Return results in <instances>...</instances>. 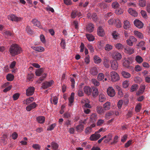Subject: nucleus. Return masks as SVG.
Returning <instances> with one entry per match:
<instances>
[{
    "label": "nucleus",
    "mask_w": 150,
    "mask_h": 150,
    "mask_svg": "<svg viewBox=\"0 0 150 150\" xmlns=\"http://www.w3.org/2000/svg\"><path fill=\"white\" fill-rule=\"evenodd\" d=\"M21 48L18 45L13 44L9 49V52L13 56L18 54L21 52Z\"/></svg>",
    "instance_id": "nucleus-1"
},
{
    "label": "nucleus",
    "mask_w": 150,
    "mask_h": 150,
    "mask_svg": "<svg viewBox=\"0 0 150 150\" xmlns=\"http://www.w3.org/2000/svg\"><path fill=\"white\" fill-rule=\"evenodd\" d=\"M110 75L112 81L116 82L120 79V77L119 75L115 71L111 72L110 73Z\"/></svg>",
    "instance_id": "nucleus-2"
},
{
    "label": "nucleus",
    "mask_w": 150,
    "mask_h": 150,
    "mask_svg": "<svg viewBox=\"0 0 150 150\" xmlns=\"http://www.w3.org/2000/svg\"><path fill=\"white\" fill-rule=\"evenodd\" d=\"M54 82L52 80H51L50 81H46L42 84V88L45 89L48 87H50L53 84Z\"/></svg>",
    "instance_id": "nucleus-3"
},
{
    "label": "nucleus",
    "mask_w": 150,
    "mask_h": 150,
    "mask_svg": "<svg viewBox=\"0 0 150 150\" xmlns=\"http://www.w3.org/2000/svg\"><path fill=\"white\" fill-rule=\"evenodd\" d=\"M107 92L108 95L111 97H113L115 94V90L111 87H110L107 89Z\"/></svg>",
    "instance_id": "nucleus-4"
},
{
    "label": "nucleus",
    "mask_w": 150,
    "mask_h": 150,
    "mask_svg": "<svg viewBox=\"0 0 150 150\" xmlns=\"http://www.w3.org/2000/svg\"><path fill=\"white\" fill-rule=\"evenodd\" d=\"M35 89L33 87H29L26 91V95L27 96L33 95L34 93Z\"/></svg>",
    "instance_id": "nucleus-5"
},
{
    "label": "nucleus",
    "mask_w": 150,
    "mask_h": 150,
    "mask_svg": "<svg viewBox=\"0 0 150 150\" xmlns=\"http://www.w3.org/2000/svg\"><path fill=\"white\" fill-rule=\"evenodd\" d=\"M100 137V135L96 132L92 134L90 137V139L91 141H96Z\"/></svg>",
    "instance_id": "nucleus-6"
},
{
    "label": "nucleus",
    "mask_w": 150,
    "mask_h": 150,
    "mask_svg": "<svg viewBox=\"0 0 150 150\" xmlns=\"http://www.w3.org/2000/svg\"><path fill=\"white\" fill-rule=\"evenodd\" d=\"M134 24L135 26L139 28H142L143 26V24L140 21L136 19L134 21Z\"/></svg>",
    "instance_id": "nucleus-7"
},
{
    "label": "nucleus",
    "mask_w": 150,
    "mask_h": 150,
    "mask_svg": "<svg viewBox=\"0 0 150 150\" xmlns=\"http://www.w3.org/2000/svg\"><path fill=\"white\" fill-rule=\"evenodd\" d=\"M125 52L127 54H133L134 50V49L129 47H127L125 48Z\"/></svg>",
    "instance_id": "nucleus-8"
},
{
    "label": "nucleus",
    "mask_w": 150,
    "mask_h": 150,
    "mask_svg": "<svg viewBox=\"0 0 150 150\" xmlns=\"http://www.w3.org/2000/svg\"><path fill=\"white\" fill-rule=\"evenodd\" d=\"M38 106V105L35 102L28 105L26 107V110L28 111H30L32 109H34Z\"/></svg>",
    "instance_id": "nucleus-9"
},
{
    "label": "nucleus",
    "mask_w": 150,
    "mask_h": 150,
    "mask_svg": "<svg viewBox=\"0 0 150 150\" xmlns=\"http://www.w3.org/2000/svg\"><path fill=\"white\" fill-rule=\"evenodd\" d=\"M8 19L13 21H18L20 20L21 18L16 16L14 14H11L8 16Z\"/></svg>",
    "instance_id": "nucleus-10"
},
{
    "label": "nucleus",
    "mask_w": 150,
    "mask_h": 150,
    "mask_svg": "<svg viewBox=\"0 0 150 150\" xmlns=\"http://www.w3.org/2000/svg\"><path fill=\"white\" fill-rule=\"evenodd\" d=\"M112 138V135L110 133L105 135L104 136V139H105L104 142L105 143H108L111 140Z\"/></svg>",
    "instance_id": "nucleus-11"
},
{
    "label": "nucleus",
    "mask_w": 150,
    "mask_h": 150,
    "mask_svg": "<svg viewBox=\"0 0 150 150\" xmlns=\"http://www.w3.org/2000/svg\"><path fill=\"white\" fill-rule=\"evenodd\" d=\"M91 93H92V96H97L98 93V91L97 88L93 86L91 89Z\"/></svg>",
    "instance_id": "nucleus-12"
},
{
    "label": "nucleus",
    "mask_w": 150,
    "mask_h": 150,
    "mask_svg": "<svg viewBox=\"0 0 150 150\" xmlns=\"http://www.w3.org/2000/svg\"><path fill=\"white\" fill-rule=\"evenodd\" d=\"M94 25L91 23H89L87 25L86 29L88 32L89 33L92 32L93 30Z\"/></svg>",
    "instance_id": "nucleus-13"
},
{
    "label": "nucleus",
    "mask_w": 150,
    "mask_h": 150,
    "mask_svg": "<svg viewBox=\"0 0 150 150\" xmlns=\"http://www.w3.org/2000/svg\"><path fill=\"white\" fill-rule=\"evenodd\" d=\"M118 64L116 60L113 61L111 63V67L114 70H116L118 67Z\"/></svg>",
    "instance_id": "nucleus-14"
},
{
    "label": "nucleus",
    "mask_w": 150,
    "mask_h": 150,
    "mask_svg": "<svg viewBox=\"0 0 150 150\" xmlns=\"http://www.w3.org/2000/svg\"><path fill=\"white\" fill-rule=\"evenodd\" d=\"M74 93H71V96L69 98V105L70 106H71L73 105V103L74 101Z\"/></svg>",
    "instance_id": "nucleus-15"
},
{
    "label": "nucleus",
    "mask_w": 150,
    "mask_h": 150,
    "mask_svg": "<svg viewBox=\"0 0 150 150\" xmlns=\"http://www.w3.org/2000/svg\"><path fill=\"white\" fill-rule=\"evenodd\" d=\"M32 48L34 50L38 52H43L45 51L44 48L42 47H32Z\"/></svg>",
    "instance_id": "nucleus-16"
},
{
    "label": "nucleus",
    "mask_w": 150,
    "mask_h": 150,
    "mask_svg": "<svg viewBox=\"0 0 150 150\" xmlns=\"http://www.w3.org/2000/svg\"><path fill=\"white\" fill-rule=\"evenodd\" d=\"M84 93L88 95H91V88L88 86H86L83 88Z\"/></svg>",
    "instance_id": "nucleus-17"
},
{
    "label": "nucleus",
    "mask_w": 150,
    "mask_h": 150,
    "mask_svg": "<svg viewBox=\"0 0 150 150\" xmlns=\"http://www.w3.org/2000/svg\"><path fill=\"white\" fill-rule=\"evenodd\" d=\"M113 56L115 59L117 60H120L122 58L121 54L118 52H115L113 54Z\"/></svg>",
    "instance_id": "nucleus-18"
},
{
    "label": "nucleus",
    "mask_w": 150,
    "mask_h": 150,
    "mask_svg": "<svg viewBox=\"0 0 150 150\" xmlns=\"http://www.w3.org/2000/svg\"><path fill=\"white\" fill-rule=\"evenodd\" d=\"M128 12L130 15L134 17L137 16L138 13L137 12L132 8H129L128 10Z\"/></svg>",
    "instance_id": "nucleus-19"
},
{
    "label": "nucleus",
    "mask_w": 150,
    "mask_h": 150,
    "mask_svg": "<svg viewBox=\"0 0 150 150\" xmlns=\"http://www.w3.org/2000/svg\"><path fill=\"white\" fill-rule=\"evenodd\" d=\"M122 75L124 78H128L131 76V74L125 71H122L121 72Z\"/></svg>",
    "instance_id": "nucleus-20"
},
{
    "label": "nucleus",
    "mask_w": 150,
    "mask_h": 150,
    "mask_svg": "<svg viewBox=\"0 0 150 150\" xmlns=\"http://www.w3.org/2000/svg\"><path fill=\"white\" fill-rule=\"evenodd\" d=\"M115 48L120 51L122 50L124 48V46L120 43H117L114 45Z\"/></svg>",
    "instance_id": "nucleus-21"
},
{
    "label": "nucleus",
    "mask_w": 150,
    "mask_h": 150,
    "mask_svg": "<svg viewBox=\"0 0 150 150\" xmlns=\"http://www.w3.org/2000/svg\"><path fill=\"white\" fill-rule=\"evenodd\" d=\"M90 72L91 74L93 76L96 75L98 73L97 69L95 67L92 68L90 70Z\"/></svg>",
    "instance_id": "nucleus-22"
},
{
    "label": "nucleus",
    "mask_w": 150,
    "mask_h": 150,
    "mask_svg": "<svg viewBox=\"0 0 150 150\" xmlns=\"http://www.w3.org/2000/svg\"><path fill=\"white\" fill-rule=\"evenodd\" d=\"M124 28L125 29H127L130 27V24L129 22L127 20H125L124 22Z\"/></svg>",
    "instance_id": "nucleus-23"
},
{
    "label": "nucleus",
    "mask_w": 150,
    "mask_h": 150,
    "mask_svg": "<svg viewBox=\"0 0 150 150\" xmlns=\"http://www.w3.org/2000/svg\"><path fill=\"white\" fill-rule=\"evenodd\" d=\"M32 23L35 26L40 28V21H38L36 19H34L32 20Z\"/></svg>",
    "instance_id": "nucleus-24"
},
{
    "label": "nucleus",
    "mask_w": 150,
    "mask_h": 150,
    "mask_svg": "<svg viewBox=\"0 0 150 150\" xmlns=\"http://www.w3.org/2000/svg\"><path fill=\"white\" fill-rule=\"evenodd\" d=\"M145 88V85H141L139 91L137 93V95H139L140 94H142L144 92Z\"/></svg>",
    "instance_id": "nucleus-25"
},
{
    "label": "nucleus",
    "mask_w": 150,
    "mask_h": 150,
    "mask_svg": "<svg viewBox=\"0 0 150 150\" xmlns=\"http://www.w3.org/2000/svg\"><path fill=\"white\" fill-rule=\"evenodd\" d=\"M109 62V60L108 58L104 59V65L106 68H108L110 66Z\"/></svg>",
    "instance_id": "nucleus-26"
},
{
    "label": "nucleus",
    "mask_w": 150,
    "mask_h": 150,
    "mask_svg": "<svg viewBox=\"0 0 150 150\" xmlns=\"http://www.w3.org/2000/svg\"><path fill=\"white\" fill-rule=\"evenodd\" d=\"M34 98L33 97L29 98L26 99L25 100L23 101V104L28 105L31 103L34 100Z\"/></svg>",
    "instance_id": "nucleus-27"
},
{
    "label": "nucleus",
    "mask_w": 150,
    "mask_h": 150,
    "mask_svg": "<svg viewBox=\"0 0 150 150\" xmlns=\"http://www.w3.org/2000/svg\"><path fill=\"white\" fill-rule=\"evenodd\" d=\"M84 128V125H77L76 127V130L78 132H81Z\"/></svg>",
    "instance_id": "nucleus-28"
},
{
    "label": "nucleus",
    "mask_w": 150,
    "mask_h": 150,
    "mask_svg": "<svg viewBox=\"0 0 150 150\" xmlns=\"http://www.w3.org/2000/svg\"><path fill=\"white\" fill-rule=\"evenodd\" d=\"M97 33L99 36H103V29L101 26L99 27L97 30Z\"/></svg>",
    "instance_id": "nucleus-29"
},
{
    "label": "nucleus",
    "mask_w": 150,
    "mask_h": 150,
    "mask_svg": "<svg viewBox=\"0 0 150 150\" xmlns=\"http://www.w3.org/2000/svg\"><path fill=\"white\" fill-rule=\"evenodd\" d=\"M37 120L39 123H43L44 122L45 118L43 116H39L37 118Z\"/></svg>",
    "instance_id": "nucleus-30"
},
{
    "label": "nucleus",
    "mask_w": 150,
    "mask_h": 150,
    "mask_svg": "<svg viewBox=\"0 0 150 150\" xmlns=\"http://www.w3.org/2000/svg\"><path fill=\"white\" fill-rule=\"evenodd\" d=\"M34 76V74L32 73L28 74L27 75V81H33Z\"/></svg>",
    "instance_id": "nucleus-31"
},
{
    "label": "nucleus",
    "mask_w": 150,
    "mask_h": 150,
    "mask_svg": "<svg viewBox=\"0 0 150 150\" xmlns=\"http://www.w3.org/2000/svg\"><path fill=\"white\" fill-rule=\"evenodd\" d=\"M110 103L109 102H107L104 104V110H107L110 108Z\"/></svg>",
    "instance_id": "nucleus-32"
},
{
    "label": "nucleus",
    "mask_w": 150,
    "mask_h": 150,
    "mask_svg": "<svg viewBox=\"0 0 150 150\" xmlns=\"http://www.w3.org/2000/svg\"><path fill=\"white\" fill-rule=\"evenodd\" d=\"M25 30L29 35H32L33 33V31L31 29L30 26H27L25 28Z\"/></svg>",
    "instance_id": "nucleus-33"
},
{
    "label": "nucleus",
    "mask_w": 150,
    "mask_h": 150,
    "mask_svg": "<svg viewBox=\"0 0 150 150\" xmlns=\"http://www.w3.org/2000/svg\"><path fill=\"white\" fill-rule=\"evenodd\" d=\"M93 60L94 62L96 64H98L100 63L101 62V59L99 57L95 56L93 57Z\"/></svg>",
    "instance_id": "nucleus-34"
},
{
    "label": "nucleus",
    "mask_w": 150,
    "mask_h": 150,
    "mask_svg": "<svg viewBox=\"0 0 150 150\" xmlns=\"http://www.w3.org/2000/svg\"><path fill=\"white\" fill-rule=\"evenodd\" d=\"M86 36L89 41H92L94 40V38L91 34H86Z\"/></svg>",
    "instance_id": "nucleus-35"
},
{
    "label": "nucleus",
    "mask_w": 150,
    "mask_h": 150,
    "mask_svg": "<svg viewBox=\"0 0 150 150\" xmlns=\"http://www.w3.org/2000/svg\"><path fill=\"white\" fill-rule=\"evenodd\" d=\"M135 59L136 62L139 63H141L143 61L142 57L139 55H137Z\"/></svg>",
    "instance_id": "nucleus-36"
},
{
    "label": "nucleus",
    "mask_w": 150,
    "mask_h": 150,
    "mask_svg": "<svg viewBox=\"0 0 150 150\" xmlns=\"http://www.w3.org/2000/svg\"><path fill=\"white\" fill-rule=\"evenodd\" d=\"M44 70L42 68H40L37 70L35 71V74L37 76H40L41 74L43 72Z\"/></svg>",
    "instance_id": "nucleus-37"
},
{
    "label": "nucleus",
    "mask_w": 150,
    "mask_h": 150,
    "mask_svg": "<svg viewBox=\"0 0 150 150\" xmlns=\"http://www.w3.org/2000/svg\"><path fill=\"white\" fill-rule=\"evenodd\" d=\"M51 145L52 149L54 150L57 149L59 147L58 144L57 143L54 142H52L51 143Z\"/></svg>",
    "instance_id": "nucleus-38"
},
{
    "label": "nucleus",
    "mask_w": 150,
    "mask_h": 150,
    "mask_svg": "<svg viewBox=\"0 0 150 150\" xmlns=\"http://www.w3.org/2000/svg\"><path fill=\"white\" fill-rule=\"evenodd\" d=\"M134 34L139 38L142 39L143 37V34L138 31L136 30L134 31Z\"/></svg>",
    "instance_id": "nucleus-39"
},
{
    "label": "nucleus",
    "mask_w": 150,
    "mask_h": 150,
    "mask_svg": "<svg viewBox=\"0 0 150 150\" xmlns=\"http://www.w3.org/2000/svg\"><path fill=\"white\" fill-rule=\"evenodd\" d=\"M98 113L99 114H102L103 113V108L101 106H98L97 108Z\"/></svg>",
    "instance_id": "nucleus-40"
},
{
    "label": "nucleus",
    "mask_w": 150,
    "mask_h": 150,
    "mask_svg": "<svg viewBox=\"0 0 150 150\" xmlns=\"http://www.w3.org/2000/svg\"><path fill=\"white\" fill-rule=\"evenodd\" d=\"M14 76L11 74H8L6 76V79L8 81H11L13 80Z\"/></svg>",
    "instance_id": "nucleus-41"
},
{
    "label": "nucleus",
    "mask_w": 150,
    "mask_h": 150,
    "mask_svg": "<svg viewBox=\"0 0 150 150\" xmlns=\"http://www.w3.org/2000/svg\"><path fill=\"white\" fill-rule=\"evenodd\" d=\"M146 1L145 0H139V5L142 7H144L146 5Z\"/></svg>",
    "instance_id": "nucleus-42"
},
{
    "label": "nucleus",
    "mask_w": 150,
    "mask_h": 150,
    "mask_svg": "<svg viewBox=\"0 0 150 150\" xmlns=\"http://www.w3.org/2000/svg\"><path fill=\"white\" fill-rule=\"evenodd\" d=\"M112 46L109 44H107L106 45L105 49V50L108 51H109L112 50Z\"/></svg>",
    "instance_id": "nucleus-43"
},
{
    "label": "nucleus",
    "mask_w": 150,
    "mask_h": 150,
    "mask_svg": "<svg viewBox=\"0 0 150 150\" xmlns=\"http://www.w3.org/2000/svg\"><path fill=\"white\" fill-rule=\"evenodd\" d=\"M142 107V104L140 103H138L136 106L135 110L137 112L140 111Z\"/></svg>",
    "instance_id": "nucleus-44"
},
{
    "label": "nucleus",
    "mask_w": 150,
    "mask_h": 150,
    "mask_svg": "<svg viewBox=\"0 0 150 150\" xmlns=\"http://www.w3.org/2000/svg\"><path fill=\"white\" fill-rule=\"evenodd\" d=\"M115 24H116L117 27L118 28H120L122 25L120 21L118 19H117L115 21Z\"/></svg>",
    "instance_id": "nucleus-45"
},
{
    "label": "nucleus",
    "mask_w": 150,
    "mask_h": 150,
    "mask_svg": "<svg viewBox=\"0 0 150 150\" xmlns=\"http://www.w3.org/2000/svg\"><path fill=\"white\" fill-rule=\"evenodd\" d=\"M124 11L122 8H118L115 11V13L117 15H120L122 14Z\"/></svg>",
    "instance_id": "nucleus-46"
},
{
    "label": "nucleus",
    "mask_w": 150,
    "mask_h": 150,
    "mask_svg": "<svg viewBox=\"0 0 150 150\" xmlns=\"http://www.w3.org/2000/svg\"><path fill=\"white\" fill-rule=\"evenodd\" d=\"M113 38L117 40L118 38V34L116 31H114L112 33Z\"/></svg>",
    "instance_id": "nucleus-47"
},
{
    "label": "nucleus",
    "mask_w": 150,
    "mask_h": 150,
    "mask_svg": "<svg viewBox=\"0 0 150 150\" xmlns=\"http://www.w3.org/2000/svg\"><path fill=\"white\" fill-rule=\"evenodd\" d=\"M91 82L95 86H98L100 85L99 82L95 79H92L91 80Z\"/></svg>",
    "instance_id": "nucleus-48"
},
{
    "label": "nucleus",
    "mask_w": 150,
    "mask_h": 150,
    "mask_svg": "<svg viewBox=\"0 0 150 150\" xmlns=\"http://www.w3.org/2000/svg\"><path fill=\"white\" fill-rule=\"evenodd\" d=\"M138 88V85L136 84L132 85L130 89L132 92L135 91Z\"/></svg>",
    "instance_id": "nucleus-49"
},
{
    "label": "nucleus",
    "mask_w": 150,
    "mask_h": 150,
    "mask_svg": "<svg viewBox=\"0 0 150 150\" xmlns=\"http://www.w3.org/2000/svg\"><path fill=\"white\" fill-rule=\"evenodd\" d=\"M119 4L116 1L113 2L112 4V7L113 8H116L119 7Z\"/></svg>",
    "instance_id": "nucleus-50"
},
{
    "label": "nucleus",
    "mask_w": 150,
    "mask_h": 150,
    "mask_svg": "<svg viewBox=\"0 0 150 150\" xmlns=\"http://www.w3.org/2000/svg\"><path fill=\"white\" fill-rule=\"evenodd\" d=\"M130 64V62L128 60H125L123 63V65L126 68H128Z\"/></svg>",
    "instance_id": "nucleus-51"
},
{
    "label": "nucleus",
    "mask_w": 150,
    "mask_h": 150,
    "mask_svg": "<svg viewBox=\"0 0 150 150\" xmlns=\"http://www.w3.org/2000/svg\"><path fill=\"white\" fill-rule=\"evenodd\" d=\"M114 113L112 111H110L107 113L105 115V117L109 119L110 117Z\"/></svg>",
    "instance_id": "nucleus-52"
},
{
    "label": "nucleus",
    "mask_w": 150,
    "mask_h": 150,
    "mask_svg": "<svg viewBox=\"0 0 150 150\" xmlns=\"http://www.w3.org/2000/svg\"><path fill=\"white\" fill-rule=\"evenodd\" d=\"M118 138V136H115L114 138L113 141L111 143V144L113 145L116 144L118 142L117 139Z\"/></svg>",
    "instance_id": "nucleus-53"
},
{
    "label": "nucleus",
    "mask_w": 150,
    "mask_h": 150,
    "mask_svg": "<svg viewBox=\"0 0 150 150\" xmlns=\"http://www.w3.org/2000/svg\"><path fill=\"white\" fill-rule=\"evenodd\" d=\"M55 124H53L51 125H50L49 126L47 127V130L51 131L52 130L54 127L56 126Z\"/></svg>",
    "instance_id": "nucleus-54"
},
{
    "label": "nucleus",
    "mask_w": 150,
    "mask_h": 150,
    "mask_svg": "<svg viewBox=\"0 0 150 150\" xmlns=\"http://www.w3.org/2000/svg\"><path fill=\"white\" fill-rule=\"evenodd\" d=\"M60 44L62 47L63 49H65L66 46V43L64 40L62 39L61 42Z\"/></svg>",
    "instance_id": "nucleus-55"
},
{
    "label": "nucleus",
    "mask_w": 150,
    "mask_h": 150,
    "mask_svg": "<svg viewBox=\"0 0 150 150\" xmlns=\"http://www.w3.org/2000/svg\"><path fill=\"white\" fill-rule=\"evenodd\" d=\"M123 103V101L121 100L119 101L117 104V106L119 109H121Z\"/></svg>",
    "instance_id": "nucleus-56"
},
{
    "label": "nucleus",
    "mask_w": 150,
    "mask_h": 150,
    "mask_svg": "<svg viewBox=\"0 0 150 150\" xmlns=\"http://www.w3.org/2000/svg\"><path fill=\"white\" fill-rule=\"evenodd\" d=\"M122 85L123 88H127L129 86V82L127 81H124L122 83Z\"/></svg>",
    "instance_id": "nucleus-57"
},
{
    "label": "nucleus",
    "mask_w": 150,
    "mask_h": 150,
    "mask_svg": "<svg viewBox=\"0 0 150 150\" xmlns=\"http://www.w3.org/2000/svg\"><path fill=\"white\" fill-rule=\"evenodd\" d=\"M20 94L18 93H16L13 95V98L14 100H16L19 98Z\"/></svg>",
    "instance_id": "nucleus-58"
},
{
    "label": "nucleus",
    "mask_w": 150,
    "mask_h": 150,
    "mask_svg": "<svg viewBox=\"0 0 150 150\" xmlns=\"http://www.w3.org/2000/svg\"><path fill=\"white\" fill-rule=\"evenodd\" d=\"M78 95L80 97L83 96V93L82 89L80 88L78 91Z\"/></svg>",
    "instance_id": "nucleus-59"
},
{
    "label": "nucleus",
    "mask_w": 150,
    "mask_h": 150,
    "mask_svg": "<svg viewBox=\"0 0 150 150\" xmlns=\"http://www.w3.org/2000/svg\"><path fill=\"white\" fill-rule=\"evenodd\" d=\"M91 128L90 127H87L85 130V132L87 134H90L91 131Z\"/></svg>",
    "instance_id": "nucleus-60"
},
{
    "label": "nucleus",
    "mask_w": 150,
    "mask_h": 150,
    "mask_svg": "<svg viewBox=\"0 0 150 150\" xmlns=\"http://www.w3.org/2000/svg\"><path fill=\"white\" fill-rule=\"evenodd\" d=\"M77 16L76 11H74L72 12L71 13V16L72 18H74Z\"/></svg>",
    "instance_id": "nucleus-61"
},
{
    "label": "nucleus",
    "mask_w": 150,
    "mask_h": 150,
    "mask_svg": "<svg viewBox=\"0 0 150 150\" xmlns=\"http://www.w3.org/2000/svg\"><path fill=\"white\" fill-rule=\"evenodd\" d=\"M145 44V42L143 41H142L138 43L137 46L139 47H142L144 46Z\"/></svg>",
    "instance_id": "nucleus-62"
},
{
    "label": "nucleus",
    "mask_w": 150,
    "mask_h": 150,
    "mask_svg": "<svg viewBox=\"0 0 150 150\" xmlns=\"http://www.w3.org/2000/svg\"><path fill=\"white\" fill-rule=\"evenodd\" d=\"M87 47L88 49L90 50V52H94V49L93 47L91 45H88Z\"/></svg>",
    "instance_id": "nucleus-63"
},
{
    "label": "nucleus",
    "mask_w": 150,
    "mask_h": 150,
    "mask_svg": "<svg viewBox=\"0 0 150 150\" xmlns=\"http://www.w3.org/2000/svg\"><path fill=\"white\" fill-rule=\"evenodd\" d=\"M98 79L99 81H101L103 79V74L99 73L98 75Z\"/></svg>",
    "instance_id": "nucleus-64"
}]
</instances>
